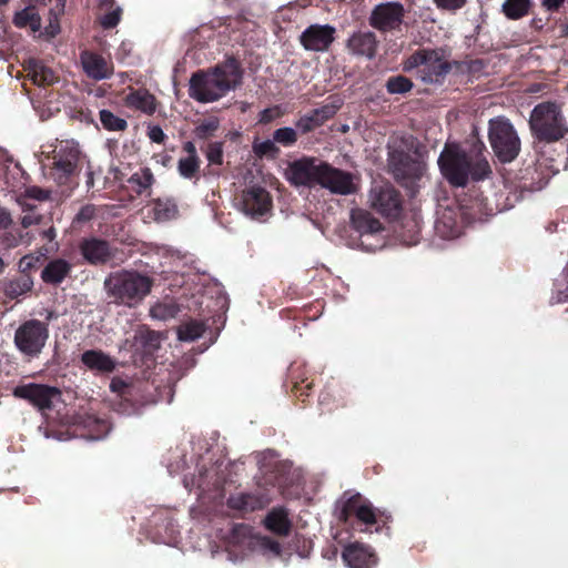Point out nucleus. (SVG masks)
<instances>
[{
    "mask_svg": "<svg viewBox=\"0 0 568 568\" xmlns=\"http://www.w3.org/2000/svg\"><path fill=\"white\" fill-rule=\"evenodd\" d=\"M236 534H243L250 536V545L254 549L258 550L262 555L268 559L277 558L281 556V545L267 537L253 535L251 527L246 525H237L235 528Z\"/></svg>",
    "mask_w": 568,
    "mask_h": 568,
    "instance_id": "nucleus-19",
    "label": "nucleus"
},
{
    "mask_svg": "<svg viewBox=\"0 0 568 568\" xmlns=\"http://www.w3.org/2000/svg\"><path fill=\"white\" fill-rule=\"evenodd\" d=\"M488 140L495 155L503 163L514 161L520 152V139L511 122L505 116L489 120Z\"/></svg>",
    "mask_w": 568,
    "mask_h": 568,
    "instance_id": "nucleus-5",
    "label": "nucleus"
},
{
    "mask_svg": "<svg viewBox=\"0 0 568 568\" xmlns=\"http://www.w3.org/2000/svg\"><path fill=\"white\" fill-rule=\"evenodd\" d=\"M531 134L546 143L557 142L568 133V122L556 102H541L532 109L529 118Z\"/></svg>",
    "mask_w": 568,
    "mask_h": 568,
    "instance_id": "nucleus-4",
    "label": "nucleus"
},
{
    "mask_svg": "<svg viewBox=\"0 0 568 568\" xmlns=\"http://www.w3.org/2000/svg\"><path fill=\"white\" fill-rule=\"evenodd\" d=\"M377 41L371 31H358L351 36L347 48L353 54L373 58L375 55Z\"/></svg>",
    "mask_w": 568,
    "mask_h": 568,
    "instance_id": "nucleus-20",
    "label": "nucleus"
},
{
    "mask_svg": "<svg viewBox=\"0 0 568 568\" xmlns=\"http://www.w3.org/2000/svg\"><path fill=\"white\" fill-rule=\"evenodd\" d=\"M416 70L417 77L425 83H439L449 72V63L439 50H418L404 62V70Z\"/></svg>",
    "mask_w": 568,
    "mask_h": 568,
    "instance_id": "nucleus-6",
    "label": "nucleus"
},
{
    "mask_svg": "<svg viewBox=\"0 0 568 568\" xmlns=\"http://www.w3.org/2000/svg\"><path fill=\"white\" fill-rule=\"evenodd\" d=\"M100 121L102 125L109 131H122L128 125L124 119L114 115L109 110L100 111Z\"/></svg>",
    "mask_w": 568,
    "mask_h": 568,
    "instance_id": "nucleus-40",
    "label": "nucleus"
},
{
    "mask_svg": "<svg viewBox=\"0 0 568 568\" xmlns=\"http://www.w3.org/2000/svg\"><path fill=\"white\" fill-rule=\"evenodd\" d=\"M183 150L184 152L186 153V156H190V158H199L197 156V152H196V148H195V144L191 141H187L183 144Z\"/></svg>",
    "mask_w": 568,
    "mask_h": 568,
    "instance_id": "nucleus-59",
    "label": "nucleus"
},
{
    "mask_svg": "<svg viewBox=\"0 0 568 568\" xmlns=\"http://www.w3.org/2000/svg\"><path fill=\"white\" fill-rule=\"evenodd\" d=\"M30 77L38 85L52 83L55 80L53 72L42 64L36 63L30 71Z\"/></svg>",
    "mask_w": 568,
    "mask_h": 568,
    "instance_id": "nucleus-42",
    "label": "nucleus"
},
{
    "mask_svg": "<svg viewBox=\"0 0 568 568\" xmlns=\"http://www.w3.org/2000/svg\"><path fill=\"white\" fill-rule=\"evenodd\" d=\"M13 224L10 211L0 204V230H8Z\"/></svg>",
    "mask_w": 568,
    "mask_h": 568,
    "instance_id": "nucleus-52",
    "label": "nucleus"
},
{
    "mask_svg": "<svg viewBox=\"0 0 568 568\" xmlns=\"http://www.w3.org/2000/svg\"><path fill=\"white\" fill-rule=\"evenodd\" d=\"M26 195L33 200L44 201L49 199L50 192L38 186H30L26 190Z\"/></svg>",
    "mask_w": 568,
    "mask_h": 568,
    "instance_id": "nucleus-51",
    "label": "nucleus"
},
{
    "mask_svg": "<svg viewBox=\"0 0 568 568\" xmlns=\"http://www.w3.org/2000/svg\"><path fill=\"white\" fill-rule=\"evenodd\" d=\"M316 183L332 193L341 195L353 194L358 189L352 173L335 169L326 163L318 164Z\"/></svg>",
    "mask_w": 568,
    "mask_h": 568,
    "instance_id": "nucleus-8",
    "label": "nucleus"
},
{
    "mask_svg": "<svg viewBox=\"0 0 568 568\" xmlns=\"http://www.w3.org/2000/svg\"><path fill=\"white\" fill-rule=\"evenodd\" d=\"M179 312V305L172 300L158 302L150 308L151 317L159 321H168L174 318Z\"/></svg>",
    "mask_w": 568,
    "mask_h": 568,
    "instance_id": "nucleus-32",
    "label": "nucleus"
},
{
    "mask_svg": "<svg viewBox=\"0 0 568 568\" xmlns=\"http://www.w3.org/2000/svg\"><path fill=\"white\" fill-rule=\"evenodd\" d=\"M153 219L158 222H166L178 216V205L173 200L158 199L152 204Z\"/></svg>",
    "mask_w": 568,
    "mask_h": 568,
    "instance_id": "nucleus-30",
    "label": "nucleus"
},
{
    "mask_svg": "<svg viewBox=\"0 0 568 568\" xmlns=\"http://www.w3.org/2000/svg\"><path fill=\"white\" fill-rule=\"evenodd\" d=\"M204 325L196 321L187 322L181 325L178 329L179 339L183 342H192L202 336Z\"/></svg>",
    "mask_w": 568,
    "mask_h": 568,
    "instance_id": "nucleus-36",
    "label": "nucleus"
},
{
    "mask_svg": "<svg viewBox=\"0 0 568 568\" xmlns=\"http://www.w3.org/2000/svg\"><path fill=\"white\" fill-rule=\"evenodd\" d=\"M317 166L313 159H301L290 165V182L294 185H308L317 180Z\"/></svg>",
    "mask_w": 568,
    "mask_h": 568,
    "instance_id": "nucleus-18",
    "label": "nucleus"
},
{
    "mask_svg": "<svg viewBox=\"0 0 568 568\" xmlns=\"http://www.w3.org/2000/svg\"><path fill=\"white\" fill-rule=\"evenodd\" d=\"M281 115H282V110L280 106L268 108V109L263 110L260 113V122L267 124V123L272 122L274 119L280 118Z\"/></svg>",
    "mask_w": 568,
    "mask_h": 568,
    "instance_id": "nucleus-50",
    "label": "nucleus"
},
{
    "mask_svg": "<svg viewBox=\"0 0 568 568\" xmlns=\"http://www.w3.org/2000/svg\"><path fill=\"white\" fill-rule=\"evenodd\" d=\"M318 125H321V123L316 120V116L314 115L313 112L301 118L296 124L297 129L301 130L302 132L311 131Z\"/></svg>",
    "mask_w": 568,
    "mask_h": 568,
    "instance_id": "nucleus-46",
    "label": "nucleus"
},
{
    "mask_svg": "<svg viewBox=\"0 0 568 568\" xmlns=\"http://www.w3.org/2000/svg\"><path fill=\"white\" fill-rule=\"evenodd\" d=\"M530 4V0H505L503 12L507 18L516 20L528 13Z\"/></svg>",
    "mask_w": 568,
    "mask_h": 568,
    "instance_id": "nucleus-35",
    "label": "nucleus"
},
{
    "mask_svg": "<svg viewBox=\"0 0 568 568\" xmlns=\"http://www.w3.org/2000/svg\"><path fill=\"white\" fill-rule=\"evenodd\" d=\"M81 158V151L74 141H63L54 149L53 171L60 184L65 183L75 172Z\"/></svg>",
    "mask_w": 568,
    "mask_h": 568,
    "instance_id": "nucleus-9",
    "label": "nucleus"
},
{
    "mask_svg": "<svg viewBox=\"0 0 568 568\" xmlns=\"http://www.w3.org/2000/svg\"><path fill=\"white\" fill-rule=\"evenodd\" d=\"M49 338L48 324L39 320L23 322L14 333V345L26 356L37 357Z\"/></svg>",
    "mask_w": 568,
    "mask_h": 568,
    "instance_id": "nucleus-7",
    "label": "nucleus"
},
{
    "mask_svg": "<svg viewBox=\"0 0 568 568\" xmlns=\"http://www.w3.org/2000/svg\"><path fill=\"white\" fill-rule=\"evenodd\" d=\"M242 80V71L234 58L206 72H197L190 80V97L201 103H210L235 90Z\"/></svg>",
    "mask_w": 568,
    "mask_h": 568,
    "instance_id": "nucleus-1",
    "label": "nucleus"
},
{
    "mask_svg": "<svg viewBox=\"0 0 568 568\" xmlns=\"http://www.w3.org/2000/svg\"><path fill=\"white\" fill-rule=\"evenodd\" d=\"M65 9V0H54V3L49 10V23L45 27V33L50 37H55L60 32L59 20L63 16Z\"/></svg>",
    "mask_w": 568,
    "mask_h": 568,
    "instance_id": "nucleus-34",
    "label": "nucleus"
},
{
    "mask_svg": "<svg viewBox=\"0 0 568 568\" xmlns=\"http://www.w3.org/2000/svg\"><path fill=\"white\" fill-rule=\"evenodd\" d=\"M368 203L372 209L386 217H395L400 212L399 194L388 183L373 185L368 193Z\"/></svg>",
    "mask_w": 568,
    "mask_h": 568,
    "instance_id": "nucleus-10",
    "label": "nucleus"
},
{
    "mask_svg": "<svg viewBox=\"0 0 568 568\" xmlns=\"http://www.w3.org/2000/svg\"><path fill=\"white\" fill-rule=\"evenodd\" d=\"M12 394L17 398L30 402L39 410L51 409L54 400L61 395L57 387L34 383L19 385L13 388Z\"/></svg>",
    "mask_w": 568,
    "mask_h": 568,
    "instance_id": "nucleus-11",
    "label": "nucleus"
},
{
    "mask_svg": "<svg viewBox=\"0 0 568 568\" xmlns=\"http://www.w3.org/2000/svg\"><path fill=\"white\" fill-rule=\"evenodd\" d=\"M94 215V207L91 205H87L82 207L79 213L77 214V220L80 222L89 221Z\"/></svg>",
    "mask_w": 568,
    "mask_h": 568,
    "instance_id": "nucleus-55",
    "label": "nucleus"
},
{
    "mask_svg": "<svg viewBox=\"0 0 568 568\" xmlns=\"http://www.w3.org/2000/svg\"><path fill=\"white\" fill-rule=\"evenodd\" d=\"M412 88V81L403 75L392 77L386 82V89L392 94H403L410 91Z\"/></svg>",
    "mask_w": 568,
    "mask_h": 568,
    "instance_id": "nucleus-41",
    "label": "nucleus"
},
{
    "mask_svg": "<svg viewBox=\"0 0 568 568\" xmlns=\"http://www.w3.org/2000/svg\"><path fill=\"white\" fill-rule=\"evenodd\" d=\"M404 18V8L398 2L381 3L373 10L371 26L381 31L396 30Z\"/></svg>",
    "mask_w": 568,
    "mask_h": 568,
    "instance_id": "nucleus-12",
    "label": "nucleus"
},
{
    "mask_svg": "<svg viewBox=\"0 0 568 568\" xmlns=\"http://www.w3.org/2000/svg\"><path fill=\"white\" fill-rule=\"evenodd\" d=\"M437 7L447 10H456L462 8L466 0H434Z\"/></svg>",
    "mask_w": 568,
    "mask_h": 568,
    "instance_id": "nucleus-53",
    "label": "nucleus"
},
{
    "mask_svg": "<svg viewBox=\"0 0 568 568\" xmlns=\"http://www.w3.org/2000/svg\"><path fill=\"white\" fill-rule=\"evenodd\" d=\"M351 222L354 229L361 233H377L382 230L381 222L363 209L351 211Z\"/></svg>",
    "mask_w": 568,
    "mask_h": 568,
    "instance_id": "nucleus-25",
    "label": "nucleus"
},
{
    "mask_svg": "<svg viewBox=\"0 0 568 568\" xmlns=\"http://www.w3.org/2000/svg\"><path fill=\"white\" fill-rule=\"evenodd\" d=\"M264 525L267 530L275 534L284 532V508L278 507L273 509L264 519Z\"/></svg>",
    "mask_w": 568,
    "mask_h": 568,
    "instance_id": "nucleus-38",
    "label": "nucleus"
},
{
    "mask_svg": "<svg viewBox=\"0 0 568 568\" xmlns=\"http://www.w3.org/2000/svg\"><path fill=\"white\" fill-rule=\"evenodd\" d=\"M438 165L443 176L456 187L465 186L469 180H484L491 173L485 156L468 155L457 144L445 145L438 158Z\"/></svg>",
    "mask_w": 568,
    "mask_h": 568,
    "instance_id": "nucleus-2",
    "label": "nucleus"
},
{
    "mask_svg": "<svg viewBox=\"0 0 568 568\" xmlns=\"http://www.w3.org/2000/svg\"><path fill=\"white\" fill-rule=\"evenodd\" d=\"M101 24L105 29L114 28L120 22V9H115L111 12H108L100 19Z\"/></svg>",
    "mask_w": 568,
    "mask_h": 568,
    "instance_id": "nucleus-48",
    "label": "nucleus"
},
{
    "mask_svg": "<svg viewBox=\"0 0 568 568\" xmlns=\"http://www.w3.org/2000/svg\"><path fill=\"white\" fill-rule=\"evenodd\" d=\"M33 282L30 276L23 274L6 284L4 292L10 298H17L31 291Z\"/></svg>",
    "mask_w": 568,
    "mask_h": 568,
    "instance_id": "nucleus-33",
    "label": "nucleus"
},
{
    "mask_svg": "<svg viewBox=\"0 0 568 568\" xmlns=\"http://www.w3.org/2000/svg\"><path fill=\"white\" fill-rule=\"evenodd\" d=\"M271 206L268 193L260 186H252L243 192L240 209L253 219L264 215Z\"/></svg>",
    "mask_w": 568,
    "mask_h": 568,
    "instance_id": "nucleus-14",
    "label": "nucleus"
},
{
    "mask_svg": "<svg viewBox=\"0 0 568 568\" xmlns=\"http://www.w3.org/2000/svg\"><path fill=\"white\" fill-rule=\"evenodd\" d=\"M342 557L349 568H372L376 564L374 554L369 548L358 542L346 546Z\"/></svg>",
    "mask_w": 568,
    "mask_h": 568,
    "instance_id": "nucleus-17",
    "label": "nucleus"
},
{
    "mask_svg": "<svg viewBox=\"0 0 568 568\" xmlns=\"http://www.w3.org/2000/svg\"><path fill=\"white\" fill-rule=\"evenodd\" d=\"M34 261L36 258L32 255H26L20 260L19 268L26 272L33 266Z\"/></svg>",
    "mask_w": 568,
    "mask_h": 568,
    "instance_id": "nucleus-56",
    "label": "nucleus"
},
{
    "mask_svg": "<svg viewBox=\"0 0 568 568\" xmlns=\"http://www.w3.org/2000/svg\"><path fill=\"white\" fill-rule=\"evenodd\" d=\"M136 338H140L144 344L149 345L151 348H158L160 345V335L155 332L140 331L136 335Z\"/></svg>",
    "mask_w": 568,
    "mask_h": 568,
    "instance_id": "nucleus-47",
    "label": "nucleus"
},
{
    "mask_svg": "<svg viewBox=\"0 0 568 568\" xmlns=\"http://www.w3.org/2000/svg\"><path fill=\"white\" fill-rule=\"evenodd\" d=\"M70 271V264L61 258L51 261L42 271L41 277L45 283H61Z\"/></svg>",
    "mask_w": 568,
    "mask_h": 568,
    "instance_id": "nucleus-27",
    "label": "nucleus"
},
{
    "mask_svg": "<svg viewBox=\"0 0 568 568\" xmlns=\"http://www.w3.org/2000/svg\"><path fill=\"white\" fill-rule=\"evenodd\" d=\"M334 33L335 28L328 24H313L301 34V42L306 50L324 51L334 41Z\"/></svg>",
    "mask_w": 568,
    "mask_h": 568,
    "instance_id": "nucleus-15",
    "label": "nucleus"
},
{
    "mask_svg": "<svg viewBox=\"0 0 568 568\" xmlns=\"http://www.w3.org/2000/svg\"><path fill=\"white\" fill-rule=\"evenodd\" d=\"M292 476H294L296 478V485L300 486L302 483V478H303L301 469H297V468L294 469L292 473Z\"/></svg>",
    "mask_w": 568,
    "mask_h": 568,
    "instance_id": "nucleus-62",
    "label": "nucleus"
},
{
    "mask_svg": "<svg viewBox=\"0 0 568 568\" xmlns=\"http://www.w3.org/2000/svg\"><path fill=\"white\" fill-rule=\"evenodd\" d=\"M200 168V159L199 158H181L178 162V170L181 176L185 179H191L195 175Z\"/></svg>",
    "mask_w": 568,
    "mask_h": 568,
    "instance_id": "nucleus-43",
    "label": "nucleus"
},
{
    "mask_svg": "<svg viewBox=\"0 0 568 568\" xmlns=\"http://www.w3.org/2000/svg\"><path fill=\"white\" fill-rule=\"evenodd\" d=\"M426 165L423 161L405 158L399 163L393 164V172L396 179L402 181L419 180L425 173Z\"/></svg>",
    "mask_w": 568,
    "mask_h": 568,
    "instance_id": "nucleus-21",
    "label": "nucleus"
},
{
    "mask_svg": "<svg viewBox=\"0 0 568 568\" xmlns=\"http://www.w3.org/2000/svg\"><path fill=\"white\" fill-rule=\"evenodd\" d=\"M220 126V121L216 118H209L200 122L194 129V134L197 139L206 140L215 134Z\"/></svg>",
    "mask_w": 568,
    "mask_h": 568,
    "instance_id": "nucleus-39",
    "label": "nucleus"
},
{
    "mask_svg": "<svg viewBox=\"0 0 568 568\" xmlns=\"http://www.w3.org/2000/svg\"><path fill=\"white\" fill-rule=\"evenodd\" d=\"M276 142L284 143V128H280L274 132V140L260 141L255 139L252 145L253 152L260 159H274L281 152L280 148L275 144Z\"/></svg>",
    "mask_w": 568,
    "mask_h": 568,
    "instance_id": "nucleus-23",
    "label": "nucleus"
},
{
    "mask_svg": "<svg viewBox=\"0 0 568 568\" xmlns=\"http://www.w3.org/2000/svg\"><path fill=\"white\" fill-rule=\"evenodd\" d=\"M81 252L84 258L93 264L105 262L110 256L108 243L95 239L84 241Z\"/></svg>",
    "mask_w": 568,
    "mask_h": 568,
    "instance_id": "nucleus-26",
    "label": "nucleus"
},
{
    "mask_svg": "<svg viewBox=\"0 0 568 568\" xmlns=\"http://www.w3.org/2000/svg\"><path fill=\"white\" fill-rule=\"evenodd\" d=\"M44 236L48 237L49 240H53L55 237V231L54 229H49L48 231H45L44 233Z\"/></svg>",
    "mask_w": 568,
    "mask_h": 568,
    "instance_id": "nucleus-64",
    "label": "nucleus"
},
{
    "mask_svg": "<svg viewBox=\"0 0 568 568\" xmlns=\"http://www.w3.org/2000/svg\"><path fill=\"white\" fill-rule=\"evenodd\" d=\"M81 64L85 74L97 81L110 78L113 72V64L102 55L83 51L80 55Z\"/></svg>",
    "mask_w": 568,
    "mask_h": 568,
    "instance_id": "nucleus-16",
    "label": "nucleus"
},
{
    "mask_svg": "<svg viewBox=\"0 0 568 568\" xmlns=\"http://www.w3.org/2000/svg\"><path fill=\"white\" fill-rule=\"evenodd\" d=\"M85 175H87L85 184L90 189V187H92L94 185V171L92 170L90 164H88V169H87Z\"/></svg>",
    "mask_w": 568,
    "mask_h": 568,
    "instance_id": "nucleus-60",
    "label": "nucleus"
},
{
    "mask_svg": "<svg viewBox=\"0 0 568 568\" xmlns=\"http://www.w3.org/2000/svg\"><path fill=\"white\" fill-rule=\"evenodd\" d=\"M149 138L155 143H162L164 141L165 134L160 126H152L149 130Z\"/></svg>",
    "mask_w": 568,
    "mask_h": 568,
    "instance_id": "nucleus-54",
    "label": "nucleus"
},
{
    "mask_svg": "<svg viewBox=\"0 0 568 568\" xmlns=\"http://www.w3.org/2000/svg\"><path fill=\"white\" fill-rule=\"evenodd\" d=\"M206 160L209 164L221 165L223 163V144L213 142L207 145Z\"/></svg>",
    "mask_w": 568,
    "mask_h": 568,
    "instance_id": "nucleus-45",
    "label": "nucleus"
},
{
    "mask_svg": "<svg viewBox=\"0 0 568 568\" xmlns=\"http://www.w3.org/2000/svg\"><path fill=\"white\" fill-rule=\"evenodd\" d=\"M237 526H235L234 528H236ZM233 534H234V538L237 539V542H241V539H239L240 537H243V538H247V545H250V536L248 535H243V534H236L235 532V529H233Z\"/></svg>",
    "mask_w": 568,
    "mask_h": 568,
    "instance_id": "nucleus-63",
    "label": "nucleus"
},
{
    "mask_svg": "<svg viewBox=\"0 0 568 568\" xmlns=\"http://www.w3.org/2000/svg\"><path fill=\"white\" fill-rule=\"evenodd\" d=\"M153 281L148 275L135 271L112 273L104 281L108 295L116 304L134 307L151 292Z\"/></svg>",
    "mask_w": 568,
    "mask_h": 568,
    "instance_id": "nucleus-3",
    "label": "nucleus"
},
{
    "mask_svg": "<svg viewBox=\"0 0 568 568\" xmlns=\"http://www.w3.org/2000/svg\"><path fill=\"white\" fill-rule=\"evenodd\" d=\"M566 0H541L542 6L549 11H556Z\"/></svg>",
    "mask_w": 568,
    "mask_h": 568,
    "instance_id": "nucleus-57",
    "label": "nucleus"
},
{
    "mask_svg": "<svg viewBox=\"0 0 568 568\" xmlns=\"http://www.w3.org/2000/svg\"><path fill=\"white\" fill-rule=\"evenodd\" d=\"M13 24L18 28H30L32 32H37L41 29V18L33 7H27L14 13Z\"/></svg>",
    "mask_w": 568,
    "mask_h": 568,
    "instance_id": "nucleus-29",
    "label": "nucleus"
},
{
    "mask_svg": "<svg viewBox=\"0 0 568 568\" xmlns=\"http://www.w3.org/2000/svg\"><path fill=\"white\" fill-rule=\"evenodd\" d=\"M312 112L316 116V120L321 124H323L326 120H328L329 118H332L335 114L336 108L332 106V105H324L320 109L313 110Z\"/></svg>",
    "mask_w": 568,
    "mask_h": 568,
    "instance_id": "nucleus-49",
    "label": "nucleus"
},
{
    "mask_svg": "<svg viewBox=\"0 0 568 568\" xmlns=\"http://www.w3.org/2000/svg\"><path fill=\"white\" fill-rule=\"evenodd\" d=\"M296 141V133L293 129L286 128V144L294 143Z\"/></svg>",
    "mask_w": 568,
    "mask_h": 568,
    "instance_id": "nucleus-61",
    "label": "nucleus"
},
{
    "mask_svg": "<svg viewBox=\"0 0 568 568\" xmlns=\"http://www.w3.org/2000/svg\"><path fill=\"white\" fill-rule=\"evenodd\" d=\"M81 359L88 368L99 373H110L115 368V361L101 351H87Z\"/></svg>",
    "mask_w": 568,
    "mask_h": 568,
    "instance_id": "nucleus-22",
    "label": "nucleus"
},
{
    "mask_svg": "<svg viewBox=\"0 0 568 568\" xmlns=\"http://www.w3.org/2000/svg\"><path fill=\"white\" fill-rule=\"evenodd\" d=\"M33 240L30 232L20 229L7 230L0 239L6 248H14L19 245H29Z\"/></svg>",
    "mask_w": 568,
    "mask_h": 568,
    "instance_id": "nucleus-31",
    "label": "nucleus"
},
{
    "mask_svg": "<svg viewBox=\"0 0 568 568\" xmlns=\"http://www.w3.org/2000/svg\"><path fill=\"white\" fill-rule=\"evenodd\" d=\"M129 183L132 185L136 193H142L152 185L153 174L148 168L141 169L131 175Z\"/></svg>",
    "mask_w": 568,
    "mask_h": 568,
    "instance_id": "nucleus-37",
    "label": "nucleus"
},
{
    "mask_svg": "<svg viewBox=\"0 0 568 568\" xmlns=\"http://www.w3.org/2000/svg\"><path fill=\"white\" fill-rule=\"evenodd\" d=\"M352 515L366 525L376 523V511L373 505L359 494L352 495L343 503L339 518L346 521Z\"/></svg>",
    "mask_w": 568,
    "mask_h": 568,
    "instance_id": "nucleus-13",
    "label": "nucleus"
},
{
    "mask_svg": "<svg viewBox=\"0 0 568 568\" xmlns=\"http://www.w3.org/2000/svg\"><path fill=\"white\" fill-rule=\"evenodd\" d=\"M19 204L22 209V211L26 213L20 219V224L23 229H28L32 225H38L42 221V216L40 214L36 213H29V211L32 210V207L29 204L23 203L22 201H19Z\"/></svg>",
    "mask_w": 568,
    "mask_h": 568,
    "instance_id": "nucleus-44",
    "label": "nucleus"
},
{
    "mask_svg": "<svg viewBox=\"0 0 568 568\" xmlns=\"http://www.w3.org/2000/svg\"><path fill=\"white\" fill-rule=\"evenodd\" d=\"M125 104L146 114H152L156 109L154 95L143 89L130 92L125 98Z\"/></svg>",
    "mask_w": 568,
    "mask_h": 568,
    "instance_id": "nucleus-24",
    "label": "nucleus"
},
{
    "mask_svg": "<svg viewBox=\"0 0 568 568\" xmlns=\"http://www.w3.org/2000/svg\"><path fill=\"white\" fill-rule=\"evenodd\" d=\"M125 387H126V384L122 379H119V378H114L110 383L111 390L115 392V393H122V390Z\"/></svg>",
    "mask_w": 568,
    "mask_h": 568,
    "instance_id": "nucleus-58",
    "label": "nucleus"
},
{
    "mask_svg": "<svg viewBox=\"0 0 568 568\" xmlns=\"http://www.w3.org/2000/svg\"><path fill=\"white\" fill-rule=\"evenodd\" d=\"M267 503L268 500L263 497L251 494H241L232 496L229 499L230 507L243 511H253L255 509L263 508Z\"/></svg>",
    "mask_w": 568,
    "mask_h": 568,
    "instance_id": "nucleus-28",
    "label": "nucleus"
}]
</instances>
